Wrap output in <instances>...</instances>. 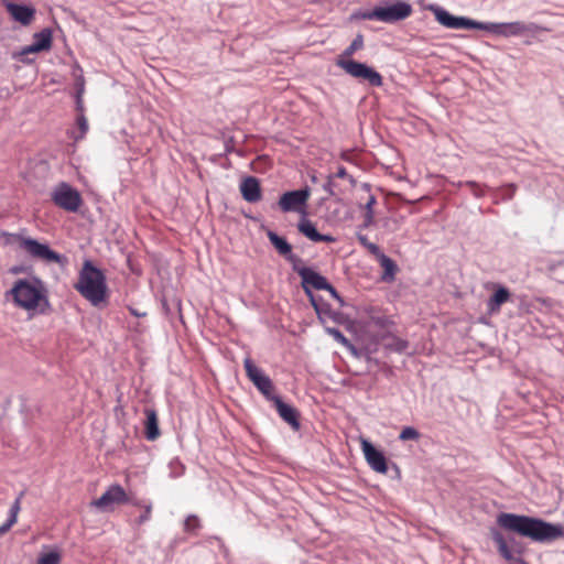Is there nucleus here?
<instances>
[{
    "mask_svg": "<svg viewBox=\"0 0 564 564\" xmlns=\"http://www.w3.org/2000/svg\"><path fill=\"white\" fill-rule=\"evenodd\" d=\"M52 31L50 29H43L33 35V43L31 45H28L23 47L19 53L13 54V57L19 58L23 63H28L29 61L24 57L25 55L50 51L52 48Z\"/></svg>",
    "mask_w": 564,
    "mask_h": 564,
    "instance_id": "obj_14",
    "label": "nucleus"
},
{
    "mask_svg": "<svg viewBox=\"0 0 564 564\" xmlns=\"http://www.w3.org/2000/svg\"><path fill=\"white\" fill-rule=\"evenodd\" d=\"M310 197L311 189L308 187L290 191L280 197L278 206L283 213L295 212L305 215V208Z\"/></svg>",
    "mask_w": 564,
    "mask_h": 564,
    "instance_id": "obj_12",
    "label": "nucleus"
},
{
    "mask_svg": "<svg viewBox=\"0 0 564 564\" xmlns=\"http://www.w3.org/2000/svg\"><path fill=\"white\" fill-rule=\"evenodd\" d=\"M273 404L275 406L276 412L279 413L280 417L290 424L293 430L297 431L300 429V413L299 411L282 401L280 397L274 399Z\"/></svg>",
    "mask_w": 564,
    "mask_h": 564,
    "instance_id": "obj_18",
    "label": "nucleus"
},
{
    "mask_svg": "<svg viewBox=\"0 0 564 564\" xmlns=\"http://www.w3.org/2000/svg\"><path fill=\"white\" fill-rule=\"evenodd\" d=\"M297 230L313 242H335L336 241V238L330 235L319 234L317 231L315 225L306 217H303L299 221Z\"/></svg>",
    "mask_w": 564,
    "mask_h": 564,
    "instance_id": "obj_19",
    "label": "nucleus"
},
{
    "mask_svg": "<svg viewBox=\"0 0 564 564\" xmlns=\"http://www.w3.org/2000/svg\"><path fill=\"white\" fill-rule=\"evenodd\" d=\"M336 65L349 76L366 82L372 87H381L383 78L379 72L365 63L357 61L337 59Z\"/></svg>",
    "mask_w": 564,
    "mask_h": 564,
    "instance_id": "obj_8",
    "label": "nucleus"
},
{
    "mask_svg": "<svg viewBox=\"0 0 564 564\" xmlns=\"http://www.w3.org/2000/svg\"><path fill=\"white\" fill-rule=\"evenodd\" d=\"M85 79L83 75L76 76L77 96L84 93Z\"/></svg>",
    "mask_w": 564,
    "mask_h": 564,
    "instance_id": "obj_37",
    "label": "nucleus"
},
{
    "mask_svg": "<svg viewBox=\"0 0 564 564\" xmlns=\"http://www.w3.org/2000/svg\"><path fill=\"white\" fill-rule=\"evenodd\" d=\"M293 270L301 276L302 288L318 315L326 312L327 307L313 294L312 289L326 290L334 299H336L339 303H343V299L328 283L326 278L315 272L313 269L303 265L302 263H294Z\"/></svg>",
    "mask_w": 564,
    "mask_h": 564,
    "instance_id": "obj_4",
    "label": "nucleus"
},
{
    "mask_svg": "<svg viewBox=\"0 0 564 564\" xmlns=\"http://www.w3.org/2000/svg\"><path fill=\"white\" fill-rule=\"evenodd\" d=\"M14 524V522H10L8 519L2 525H0V536L7 533Z\"/></svg>",
    "mask_w": 564,
    "mask_h": 564,
    "instance_id": "obj_39",
    "label": "nucleus"
},
{
    "mask_svg": "<svg viewBox=\"0 0 564 564\" xmlns=\"http://www.w3.org/2000/svg\"><path fill=\"white\" fill-rule=\"evenodd\" d=\"M7 10L15 21L23 25L31 24L35 14V10L33 8L15 3H8Z\"/></svg>",
    "mask_w": 564,
    "mask_h": 564,
    "instance_id": "obj_22",
    "label": "nucleus"
},
{
    "mask_svg": "<svg viewBox=\"0 0 564 564\" xmlns=\"http://www.w3.org/2000/svg\"><path fill=\"white\" fill-rule=\"evenodd\" d=\"M359 243L365 247L372 256L378 257L381 253L380 247L373 242H370L364 235L358 236Z\"/></svg>",
    "mask_w": 564,
    "mask_h": 564,
    "instance_id": "obj_30",
    "label": "nucleus"
},
{
    "mask_svg": "<svg viewBox=\"0 0 564 564\" xmlns=\"http://www.w3.org/2000/svg\"><path fill=\"white\" fill-rule=\"evenodd\" d=\"M436 21L448 29L462 30V29H476L481 30L482 22H477L464 17H455L444 9L437 8L434 11Z\"/></svg>",
    "mask_w": 564,
    "mask_h": 564,
    "instance_id": "obj_15",
    "label": "nucleus"
},
{
    "mask_svg": "<svg viewBox=\"0 0 564 564\" xmlns=\"http://www.w3.org/2000/svg\"><path fill=\"white\" fill-rule=\"evenodd\" d=\"M51 199L54 205L68 213H77L83 205L80 193L66 182H61L53 188Z\"/></svg>",
    "mask_w": 564,
    "mask_h": 564,
    "instance_id": "obj_9",
    "label": "nucleus"
},
{
    "mask_svg": "<svg viewBox=\"0 0 564 564\" xmlns=\"http://www.w3.org/2000/svg\"><path fill=\"white\" fill-rule=\"evenodd\" d=\"M24 492H20V495L17 497V499L14 500V502L12 503L11 508H10V514H9V520L10 522H14L17 523L18 521V516H19V512L21 511V500H22V497H23Z\"/></svg>",
    "mask_w": 564,
    "mask_h": 564,
    "instance_id": "obj_31",
    "label": "nucleus"
},
{
    "mask_svg": "<svg viewBox=\"0 0 564 564\" xmlns=\"http://www.w3.org/2000/svg\"><path fill=\"white\" fill-rule=\"evenodd\" d=\"M412 11L411 4L399 1L389 7H376L370 11L364 12L361 18L365 20H378L384 23H393L409 18Z\"/></svg>",
    "mask_w": 564,
    "mask_h": 564,
    "instance_id": "obj_7",
    "label": "nucleus"
},
{
    "mask_svg": "<svg viewBox=\"0 0 564 564\" xmlns=\"http://www.w3.org/2000/svg\"><path fill=\"white\" fill-rule=\"evenodd\" d=\"M466 186H468L470 188V191L473 192V194L476 196V197H481L484 196L485 192H484V188L476 182L474 181H467L465 183Z\"/></svg>",
    "mask_w": 564,
    "mask_h": 564,
    "instance_id": "obj_35",
    "label": "nucleus"
},
{
    "mask_svg": "<svg viewBox=\"0 0 564 564\" xmlns=\"http://www.w3.org/2000/svg\"><path fill=\"white\" fill-rule=\"evenodd\" d=\"M77 110L79 111V113H84V105H83V100H82V95L77 96Z\"/></svg>",
    "mask_w": 564,
    "mask_h": 564,
    "instance_id": "obj_41",
    "label": "nucleus"
},
{
    "mask_svg": "<svg viewBox=\"0 0 564 564\" xmlns=\"http://www.w3.org/2000/svg\"><path fill=\"white\" fill-rule=\"evenodd\" d=\"M490 536L497 547L499 555L509 564H528L522 557L524 546L514 536H505L497 529L490 530Z\"/></svg>",
    "mask_w": 564,
    "mask_h": 564,
    "instance_id": "obj_6",
    "label": "nucleus"
},
{
    "mask_svg": "<svg viewBox=\"0 0 564 564\" xmlns=\"http://www.w3.org/2000/svg\"><path fill=\"white\" fill-rule=\"evenodd\" d=\"M347 176V171L344 166H339L336 172V177L338 178H345Z\"/></svg>",
    "mask_w": 564,
    "mask_h": 564,
    "instance_id": "obj_40",
    "label": "nucleus"
},
{
    "mask_svg": "<svg viewBox=\"0 0 564 564\" xmlns=\"http://www.w3.org/2000/svg\"><path fill=\"white\" fill-rule=\"evenodd\" d=\"M130 311H131V313H132L133 315H135V316H140V314H138V311H134V310H132V308H131Z\"/></svg>",
    "mask_w": 564,
    "mask_h": 564,
    "instance_id": "obj_43",
    "label": "nucleus"
},
{
    "mask_svg": "<svg viewBox=\"0 0 564 564\" xmlns=\"http://www.w3.org/2000/svg\"><path fill=\"white\" fill-rule=\"evenodd\" d=\"M267 236L276 251L292 262L293 265L294 263H302V260L292 253V246L286 241V239L271 230L268 231Z\"/></svg>",
    "mask_w": 564,
    "mask_h": 564,
    "instance_id": "obj_20",
    "label": "nucleus"
},
{
    "mask_svg": "<svg viewBox=\"0 0 564 564\" xmlns=\"http://www.w3.org/2000/svg\"><path fill=\"white\" fill-rule=\"evenodd\" d=\"M200 529V520L197 516L191 514L185 519L184 531L196 533Z\"/></svg>",
    "mask_w": 564,
    "mask_h": 564,
    "instance_id": "obj_29",
    "label": "nucleus"
},
{
    "mask_svg": "<svg viewBox=\"0 0 564 564\" xmlns=\"http://www.w3.org/2000/svg\"><path fill=\"white\" fill-rule=\"evenodd\" d=\"M131 505L143 509V512L135 520L138 525H142L151 519L152 505L150 502L144 503L140 500H133Z\"/></svg>",
    "mask_w": 564,
    "mask_h": 564,
    "instance_id": "obj_28",
    "label": "nucleus"
},
{
    "mask_svg": "<svg viewBox=\"0 0 564 564\" xmlns=\"http://www.w3.org/2000/svg\"><path fill=\"white\" fill-rule=\"evenodd\" d=\"M132 501L133 499L122 486L113 484L98 499L93 500L91 506L99 510L108 511L112 510L115 505L132 503Z\"/></svg>",
    "mask_w": 564,
    "mask_h": 564,
    "instance_id": "obj_10",
    "label": "nucleus"
},
{
    "mask_svg": "<svg viewBox=\"0 0 564 564\" xmlns=\"http://www.w3.org/2000/svg\"><path fill=\"white\" fill-rule=\"evenodd\" d=\"M365 314L369 324L381 329H388L393 325V322L379 307L368 306L365 308Z\"/></svg>",
    "mask_w": 564,
    "mask_h": 564,
    "instance_id": "obj_23",
    "label": "nucleus"
},
{
    "mask_svg": "<svg viewBox=\"0 0 564 564\" xmlns=\"http://www.w3.org/2000/svg\"><path fill=\"white\" fill-rule=\"evenodd\" d=\"M61 555L57 552H50L42 554L37 561V564H59Z\"/></svg>",
    "mask_w": 564,
    "mask_h": 564,
    "instance_id": "obj_32",
    "label": "nucleus"
},
{
    "mask_svg": "<svg viewBox=\"0 0 564 564\" xmlns=\"http://www.w3.org/2000/svg\"><path fill=\"white\" fill-rule=\"evenodd\" d=\"M364 47V36L361 34H358L350 45L344 50V52L338 56L337 59H346V61H354L351 56L359 50Z\"/></svg>",
    "mask_w": 564,
    "mask_h": 564,
    "instance_id": "obj_27",
    "label": "nucleus"
},
{
    "mask_svg": "<svg viewBox=\"0 0 564 564\" xmlns=\"http://www.w3.org/2000/svg\"><path fill=\"white\" fill-rule=\"evenodd\" d=\"M335 334L338 338H340L343 341H346V338L339 333L338 330H335Z\"/></svg>",
    "mask_w": 564,
    "mask_h": 564,
    "instance_id": "obj_42",
    "label": "nucleus"
},
{
    "mask_svg": "<svg viewBox=\"0 0 564 564\" xmlns=\"http://www.w3.org/2000/svg\"><path fill=\"white\" fill-rule=\"evenodd\" d=\"M76 123H77L78 131L72 130L68 132V135L70 139L74 140V142H79L80 140H83L86 137V134L88 132V128H89L88 120L84 113H79L77 116Z\"/></svg>",
    "mask_w": 564,
    "mask_h": 564,
    "instance_id": "obj_26",
    "label": "nucleus"
},
{
    "mask_svg": "<svg viewBox=\"0 0 564 564\" xmlns=\"http://www.w3.org/2000/svg\"><path fill=\"white\" fill-rule=\"evenodd\" d=\"M538 26L533 23L527 24L521 21L509 23H482L481 30L491 32L496 35L510 37L520 36L530 32H534Z\"/></svg>",
    "mask_w": 564,
    "mask_h": 564,
    "instance_id": "obj_13",
    "label": "nucleus"
},
{
    "mask_svg": "<svg viewBox=\"0 0 564 564\" xmlns=\"http://www.w3.org/2000/svg\"><path fill=\"white\" fill-rule=\"evenodd\" d=\"M13 303L32 314H45L50 307L47 289L39 279H19L10 290Z\"/></svg>",
    "mask_w": 564,
    "mask_h": 564,
    "instance_id": "obj_2",
    "label": "nucleus"
},
{
    "mask_svg": "<svg viewBox=\"0 0 564 564\" xmlns=\"http://www.w3.org/2000/svg\"><path fill=\"white\" fill-rule=\"evenodd\" d=\"M19 248L28 253L31 258L44 261L46 263H57L65 265L66 257L52 250L48 245L42 243L31 237L17 236Z\"/></svg>",
    "mask_w": 564,
    "mask_h": 564,
    "instance_id": "obj_5",
    "label": "nucleus"
},
{
    "mask_svg": "<svg viewBox=\"0 0 564 564\" xmlns=\"http://www.w3.org/2000/svg\"><path fill=\"white\" fill-rule=\"evenodd\" d=\"M376 258L379 260L380 265L383 269L381 280L387 283L393 282L399 270L397 263L383 252Z\"/></svg>",
    "mask_w": 564,
    "mask_h": 564,
    "instance_id": "obj_25",
    "label": "nucleus"
},
{
    "mask_svg": "<svg viewBox=\"0 0 564 564\" xmlns=\"http://www.w3.org/2000/svg\"><path fill=\"white\" fill-rule=\"evenodd\" d=\"M419 437L420 433L414 427L411 426L404 427L399 435V438L401 441L417 440Z\"/></svg>",
    "mask_w": 564,
    "mask_h": 564,
    "instance_id": "obj_33",
    "label": "nucleus"
},
{
    "mask_svg": "<svg viewBox=\"0 0 564 564\" xmlns=\"http://www.w3.org/2000/svg\"><path fill=\"white\" fill-rule=\"evenodd\" d=\"M510 297V291L505 286L498 285L496 292L489 297L487 302L488 311L490 313H498L501 305L507 303Z\"/></svg>",
    "mask_w": 564,
    "mask_h": 564,
    "instance_id": "obj_24",
    "label": "nucleus"
},
{
    "mask_svg": "<svg viewBox=\"0 0 564 564\" xmlns=\"http://www.w3.org/2000/svg\"><path fill=\"white\" fill-rule=\"evenodd\" d=\"M239 189L242 198L248 203H258L262 198L260 182L254 176L245 177L239 185Z\"/></svg>",
    "mask_w": 564,
    "mask_h": 564,
    "instance_id": "obj_17",
    "label": "nucleus"
},
{
    "mask_svg": "<svg viewBox=\"0 0 564 564\" xmlns=\"http://www.w3.org/2000/svg\"><path fill=\"white\" fill-rule=\"evenodd\" d=\"M246 375L249 380L257 387V389L263 394V397L273 401L278 398L274 392V386L272 380L258 368L250 358H246L243 361Z\"/></svg>",
    "mask_w": 564,
    "mask_h": 564,
    "instance_id": "obj_11",
    "label": "nucleus"
},
{
    "mask_svg": "<svg viewBox=\"0 0 564 564\" xmlns=\"http://www.w3.org/2000/svg\"><path fill=\"white\" fill-rule=\"evenodd\" d=\"M377 204V199L373 195L368 197V200L365 204L366 213L373 212V206Z\"/></svg>",
    "mask_w": 564,
    "mask_h": 564,
    "instance_id": "obj_36",
    "label": "nucleus"
},
{
    "mask_svg": "<svg viewBox=\"0 0 564 564\" xmlns=\"http://www.w3.org/2000/svg\"><path fill=\"white\" fill-rule=\"evenodd\" d=\"M361 448L368 465L375 471L386 474L388 465L384 455L366 440L361 442Z\"/></svg>",
    "mask_w": 564,
    "mask_h": 564,
    "instance_id": "obj_16",
    "label": "nucleus"
},
{
    "mask_svg": "<svg viewBox=\"0 0 564 564\" xmlns=\"http://www.w3.org/2000/svg\"><path fill=\"white\" fill-rule=\"evenodd\" d=\"M497 524L506 531L536 542H551L564 536V530L561 525L529 516L501 512L497 516Z\"/></svg>",
    "mask_w": 564,
    "mask_h": 564,
    "instance_id": "obj_1",
    "label": "nucleus"
},
{
    "mask_svg": "<svg viewBox=\"0 0 564 564\" xmlns=\"http://www.w3.org/2000/svg\"><path fill=\"white\" fill-rule=\"evenodd\" d=\"M75 289L94 306L106 302L108 297L106 276L104 272L96 268L89 260L84 262Z\"/></svg>",
    "mask_w": 564,
    "mask_h": 564,
    "instance_id": "obj_3",
    "label": "nucleus"
},
{
    "mask_svg": "<svg viewBox=\"0 0 564 564\" xmlns=\"http://www.w3.org/2000/svg\"><path fill=\"white\" fill-rule=\"evenodd\" d=\"M408 341L399 337H393L392 343L389 344V347L398 352L404 351L408 348Z\"/></svg>",
    "mask_w": 564,
    "mask_h": 564,
    "instance_id": "obj_34",
    "label": "nucleus"
},
{
    "mask_svg": "<svg viewBox=\"0 0 564 564\" xmlns=\"http://www.w3.org/2000/svg\"><path fill=\"white\" fill-rule=\"evenodd\" d=\"M144 435L148 441H155L160 437L159 417L155 410L151 408L144 409Z\"/></svg>",
    "mask_w": 564,
    "mask_h": 564,
    "instance_id": "obj_21",
    "label": "nucleus"
},
{
    "mask_svg": "<svg viewBox=\"0 0 564 564\" xmlns=\"http://www.w3.org/2000/svg\"><path fill=\"white\" fill-rule=\"evenodd\" d=\"M373 212H369V213H365V216H364V226L365 227H369L370 225H372L373 223Z\"/></svg>",
    "mask_w": 564,
    "mask_h": 564,
    "instance_id": "obj_38",
    "label": "nucleus"
}]
</instances>
